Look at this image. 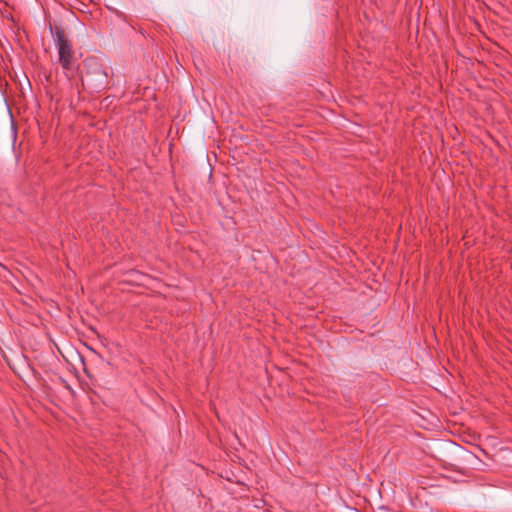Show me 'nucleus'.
I'll use <instances>...</instances> for the list:
<instances>
[{
  "instance_id": "f257e3e1",
  "label": "nucleus",
  "mask_w": 512,
  "mask_h": 512,
  "mask_svg": "<svg viewBox=\"0 0 512 512\" xmlns=\"http://www.w3.org/2000/svg\"><path fill=\"white\" fill-rule=\"evenodd\" d=\"M85 67L86 73L82 77L83 85L93 90L104 88L107 83V74L99 62L94 58L87 59L85 61Z\"/></svg>"
},
{
  "instance_id": "f03ea898",
  "label": "nucleus",
  "mask_w": 512,
  "mask_h": 512,
  "mask_svg": "<svg viewBox=\"0 0 512 512\" xmlns=\"http://www.w3.org/2000/svg\"><path fill=\"white\" fill-rule=\"evenodd\" d=\"M55 45L62 68L66 71L67 75L72 73L74 70L72 45L61 30L55 32Z\"/></svg>"
}]
</instances>
